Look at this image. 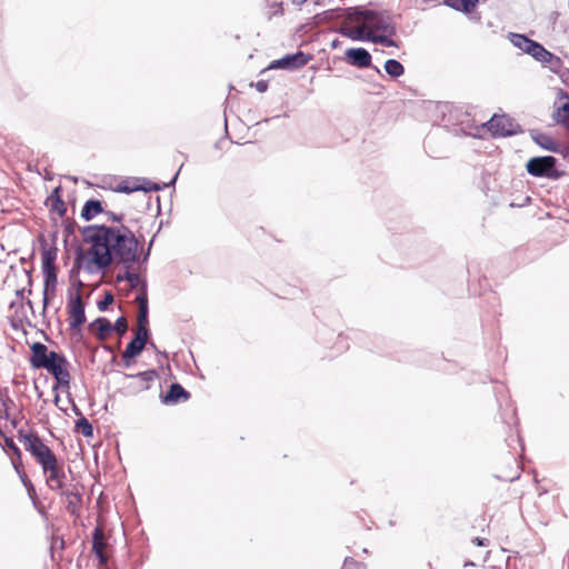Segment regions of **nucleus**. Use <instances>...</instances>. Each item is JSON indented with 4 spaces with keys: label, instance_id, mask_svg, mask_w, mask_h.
I'll return each mask as SVG.
<instances>
[{
    "label": "nucleus",
    "instance_id": "f257e3e1",
    "mask_svg": "<svg viewBox=\"0 0 569 569\" xmlns=\"http://www.w3.org/2000/svg\"><path fill=\"white\" fill-rule=\"evenodd\" d=\"M81 234L91 244L84 266L88 272L94 271L92 266L104 271L111 266L131 268L137 261L139 238L128 226L89 224L81 229Z\"/></svg>",
    "mask_w": 569,
    "mask_h": 569
},
{
    "label": "nucleus",
    "instance_id": "f03ea898",
    "mask_svg": "<svg viewBox=\"0 0 569 569\" xmlns=\"http://www.w3.org/2000/svg\"><path fill=\"white\" fill-rule=\"evenodd\" d=\"M18 440L23 443L26 451H28L34 460L40 465L43 473L49 472L47 485L53 491L61 493L68 487L64 486L66 473L58 463V458L54 452L44 445L40 436L34 432H26L18 430Z\"/></svg>",
    "mask_w": 569,
    "mask_h": 569
},
{
    "label": "nucleus",
    "instance_id": "7ed1b4c3",
    "mask_svg": "<svg viewBox=\"0 0 569 569\" xmlns=\"http://www.w3.org/2000/svg\"><path fill=\"white\" fill-rule=\"evenodd\" d=\"M347 18L351 21L362 20L368 31L376 36L385 37V47H399L392 38L397 34V21L389 10H370L361 7H351L346 10Z\"/></svg>",
    "mask_w": 569,
    "mask_h": 569
},
{
    "label": "nucleus",
    "instance_id": "20e7f679",
    "mask_svg": "<svg viewBox=\"0 0 569 569\" xmlns=\"http://www.w3.org/2000/svg\"><path fill=\"white\" fill-rule=\"evenodd\" d=\"M57 239V234L52 236V241L54 242ZM41 262H42V274H43V292H42V303H43V312L47 310L50 299L54 297L58 277H57V254L58 248L53 243L51 247H46V240L41 244Z\"/></svg>",
    "mask_w": 569,
    "mask_h": 569
},
{
    "label": "nucleus",
    "instance_id": "39448f33",
    "mask_svg": "<svg viewBox=\"0 0 569 569\" xmlns=\"http://www.w3.org/2000/svg\"><path fill=\"white\" fill-rule=\"evenodd\" d=\"M527 172L535 178L560 179L565 172L558 169V159L553 156L532 157L526 163Z\"/></svg>",
    "mask_w": 569,
    "mask_h": 569
},
{
    "label": "nucleus",
    "instance_id": "423d86ee",
    "mask_svg": "<svg viewBox=\"0 0 569 569\" xmlns=\"http://www.w3.org/2000/svg\"><path fill=\"white\" fill-rule=\"evenodd\" d=\"M44 369L54 378L53 391H58L60 388H70L69 361L63 353L51 351L50 361Z\"/></svg>",
    "mask_w": 569,
    "mask_h": 569
},
{
    "label": "nucleus",
    "instance_id": "0eeeda50",
    "mask_svg": "<svg viewBox=\"0 0 569 569\" xmlns=\"http://www.w3.org/2000/svg\"><path fill=\"white\" fill-rule=\"evenodd\" d=\"M482 127H487L493 137H512L522 132L521 126L507 114H493Z\"/></svg>",
    "mask_w": 569,
    "mask_h": 569
},
{
    "label": "nucleus",
    "instance_id": "6e6552de",
    "mask_svg": "<svg viewBox=\"0 0 569 569\" xmlns=\"http://www.w3.org/2000/svg\"><path fill=\"white\" fill-rule=\"evenodd\" d=\"M67 311L69 316V326L72 330H81L82 325L86 322V303L81 298L80 292L68 291Z\"/></svg>",
    "mask_w": 569,
    "mask_h": 569
},
{
    "label": "nucleus",
    "instance_id": "1a4fd4ad",
    "mask_svg": "<svg viewBox=\"0 0 569 569\" xmlns=\"http://www.w3.org/2000/svg\"><path fill=\"white\" fill-rule=\"evenodd\" d=\"M311 56L303 51H297L295 53H288L280 59L273 60L268 69H282V70H296L306 66L310 60Z\"/></svg>",
    "mask_w": 569,
    "mask_h": 569
},
{
    "label": "nucleus",
    "instance_id": "9d476101",
    "mask_svg": "<svg viewBox=\"0 0 569 569\" xmlns=\"http://www.w3.org/2000/svg\"><path fill=\"white\" fill-rule=\"evenodd\" d=\"M136 302L139 306L138 330L136 332L150 336L149 329V301L147 293V281H143L142 289L136 296Z\"/></svg>",
    "mask_w": 569,
    "mask_h": 569
},
{
    "label": "nucleus",
    "instance_id": "9b49d317",
    "mask_svg": "<svg viewBox=\"0 0 569 569\" xmlns=\"http://www.w3.org/2000/svg\"><path fill=\"white\" fill-rule=\"evenodd\" d=\"M338 32L353 41L372 42V43H385V37L376 36L375 32L368 31L365 27V22L358 28L341 27Z\"/></svg>",
    "mask_w": 569,
    "mask_h": 569
},
{
    "label": "nucleus",
    "instance_id": "f8f14e48",
    "mask_svg": "<svg viewBox=\"0 0 569 569\" xmlns=\"http://www.w3.org/2000/svg\"><path fill=\"white\" fill-rule=\"evenodd\" d=\"M530 137L542 149L560 153L569 162V147H561L552 137L536 129L530 130Z\"/></svg>",
    "mask_w": 569,
    "mask_h": 569
},
{
    "label": "nucleus",
    "instance_id": "ddd939ff",
    "mask_svg": "<svg viewBox=\"0 0 569 569\" xmlns=\"http://www.w3.org/2000/svg\"><path fill=\"white\" fill-rule=\"evenodd\" d=\"M31 357L29 359L30 366L33 369H44L50 361L51 351L42 342H33L30 346Z\"/></svg>",
    "mask_w": 569,
    "mask_h": 569
},
{
    "label": "nucleus",
    "instance_id": "4468645a",
    "mask_svg": "<svg viewBox=\"0 0 569 569\" xmlns=\"http://www.w3.org/2000/svg\"><path fill=\"white\" fill-rule=\"evenodd\" d=\"M349 64L357 68H369L372 63L371 53L365 48H349L345 52Z\"/></svg>",
    "mask_w": 569,
    "mask_h": 569
},
{
    "label": "nucleus",
    "instance_id": "2eb2a0df",
    "mask_svg": "<svg viewBox=\"0 0 569 569\" xmlns=\"http://www.w3.org/2000/svg\"><path fill=\"white\" fill-rule=\"evenodd\" d=\"M91 545L92 552L94 553L99 563L107 565L108 556L103 551L104 547L107 546V537L104 535L103 529L100 526H97L93 529Z\"/></svg>",
    "mask_w": 569,
    "mask_h": 569
},
{
    "label": "nucleus",
    "instance_id": "dca6fc26",
    "mask_svg": "<svg viewBox=\"0 0 569 569\" xmlns=\"http://www.w3.org/2000/svg\"><path fill=\"white\" fill-rule=\"evenodd\" d=\"M123 376L126 378L138 379L140 381L138 385L131 386L136 393L148 390L150 388V382L154 381L159 377L156 369H148L138 373H123Z\"/></svg>",
    "mask_w": 569,
    "mask_h": 569
},
{
    "label": "nucleus",
    "instance_id": "f3484780",
    "mask_svg": "<svg viewBox=\"0 0 569 569\" xmlns=\"http://www.w3.org/2000/svg\"><path fill=\"white\" fill-rule=\"evenodd\" d=\"M190 398V392L187 391L179 382H173L169 386L166 395L161 396V401L164 405H177L181 401H187Z\"/></svg>",
    "mask_w": 569,
    "mask_h": 569
},
{
    "label": "nucleus",
    "instance_id": "a211bd4d",
    "mask_svg": "<svg viewBox=\"0 0 569 569\" xmlns=\"http://www.w3.org/2000/svg\"><path fill=\"white\" fill-rule=\"evenodd\" d=\"M144 271H138L137 267L123 268V272H120L116 276V282L120 283L122 281H128L130 289H136L140 287L142 289V283L144 280L140 279V274Z\"/></svg>",
    "mask_w": 569,
    "mask_h": 569
},
{
    "label": "nucleus",
    "instance_id": "6ab92c4d",
    "mask_svg": "<svg viewBox=\"0 0 569 569\" xmlns=\"http://www.w3.org/2000/svg\"><path fill=\"white\" fill-rule=\"evenodd\" d=\"M67 500V510L72 516H78L79 507L82 502L81 493L76 489L74 486L72 488H67L64 491L60 493Z\"/></svg>",
    "mask_w": 569,
    "mask_h": 569
},
{
    "label": "nucleus",
    "instance_id": "aec40b11",
    "mask_svg": "<svg viewBox=\"0 0 569 569\" xmlns=\"http://www.w3.org/2000/svg\"><path fill=\"white\" fill-rule=\"evenodd\" d=\"M46 204L50 207V210L56 212L62 218L67 212L66 203L61 197V187H56L50 196L47 198Z\"/></svg>",
    "mask_w": 569,
    "mask_h": 569
},
{
    "label": "nucleus",
    "instance_id": "412c9836",
    "mask_svg": "<svg viewBox=\"0 0 569 569\" xmlns=\"http://www.w3.org/2000/svg\"><path fill=\"white\" fill-rule=\"evenodd\" d=\"M150 336L136 332L133 338L126 346L127 356L138 357L144 349Z\"/></svg>",
    "mask_w": 569,
    "mask_h": 569
},
{
    "label": "nucleus",
    "instance_id": "4be33fe9",
    "mask_svg": "<svg viewBox=\"0 0 569 569\" xmlns=\"http://www.w3.org/2000/svg\"><path fill=\"white\" fill-rule=\"evenodd\" d=\"M104 209L102 207V202L97 199H89L84 202L80 217L84 221H91L96 216L103 213Z\"/></svg>",
    "mask_w": 569,
    "mask_h": 569
},
{
    "label": "nucleus",
    "instance_id": "5701e85b",
    "mask_svg": "<svg viewBox=\"0 0 569 569\" xmlns=\"http://www.w3.org/2000/svg\"><path fill=\"white\" fill-rule=\"evenodd\" d=\"M510 42L516 47L518 48L519 50H521L523 53H527L530 51V49L535 48V43L536 41L528 38L526 34H522V33H515V32H510L509 36H508Z\"/></svg>",
    "mask_w": 569,
    "mask_h": 569
},
{
    "label": "nucleus",
    "instance_id": "b1692460",
    "mask_svg": "<svg viewBox=\"0 0 569 569\" xmlns=\"http://www.w3.org/2000/svg\"><path fill=\"white\" fill-rule=\"evenodd\" d=\"M90 327L97 329V338L101 341L106 340L113 332L110 320L104 317L97 318L91 322Z\"/></svg>",
    "mask_w": 569,
    "mask_h": 569
},
{
    "label": "nucleus",
    "instance_id": "393cba45",
    "mask_svg": "<svg viewBox=\"0 0 569 569\" xmlns=\"http://www.w3.org/2000/svg\"><path fill=\"white\" fill-rule=\"evenodd\" d=\"M563 98L566 101L559 108H557L553 113V119L557 123L569 128V94L565 93Z\"/></svg>",
    "mask_w": 569,
    "mask_h": 569
},
{
    "label": "nucleus",
    "instance_id": "a878e982",
    "mask_svg": "<svg viewBox=\"0 0 569 569\" xmlns=\"http://www.w3.org/2000/svg\"><path fill=\"white\" fill-rule=\"evenodd\" d=\"M150 254L151 250L144 248V246L139 241V247L137 248V261L132 267H137L138 271H146Z\"/></svg>",
    "mask_w": 569,
    "mask_h": 569
},
{
    "label": "nucleus",
    "instance_id": "bb28decb",
    "mask_svg": "<svg viewBox=\"0 0 569 569\" xmlns=\"http://www.w3.org/2000/svg\"><path fill=\"white\" fill-rule=\"evenodd\" d=\"M385 71L392 79H397L405 73V67L396 59H388L385 62Z\"/></svg>",
    "mask_w": 569,
    "mask_h": 569
},
{
    "label": "nucleus",
    "instance_id": "cd10ccee",
    "mask_svg": "<svg viewBox=\"0 0 569 569\" xmlns=\"http://www.w3.org/2000/svg\"><path fill=\"white\" fill-rule=\"evenodd\" d=\"M116 192L130 194L132 192L140 191V187L137 183V177L127 178L119 182L114 188Z\"/></svg>",
    "mask_w": 569,
    "mask_h": 569
},
{
    "label": "nucleus",
    "instance_id": "c85d7f7f",
    "mask_svg": "<svg viewBox=\"0 0 569 569\" xmlns=\"http://www.w3.org/2000/svg\"><path fill=\"white\" fill-rule=\"evenodd\" d=\"M0 403L3 407V415L0 413V418H10V410L16 406L13 399L9 396L8 388H0Z\"/></svg>",
    "mask_w": 569,
    "mask_h": 569
},
{
    "label": "nucleus",
    "instance_id": "c756f323",
    "mask_svg": "<svg viewBox=\"0 0 569 569\" xmlns=\"http://www.w3.org/2000/svg\"><path fill=\"white\" fill-rule=\"evenodd\" d=\"M529 56H531L533 59H536L540 63H546L547 58H550V51L547 50L541 43L536 41L535 48L530 49L528 52Z\"/></svg>",
    "mask_w": 569,
    "mask_h": 569
},
{
    "label": "nucleus",
    "instance_id": "7c9ffc66",
    "mask_svg": "<svg viewBox=\"0 0 569 569\" xmlns=\"http://www.w3.org/2000/svg\"><path fill=\"white\" fill-rule=\"evenodd\" d=\"M76 431L80 432L86 438L93 437V427L91 422L86 418L81 417L76 421Z\"/></svg>",
    "mask_w": 569,
    "mask_h": 569
},
{
    "label": "nucleus",
    "instance_id": "2f4dec72",
    "mask_svg": "<svg viewBox=\"0 0 569 569\" xmlns=\"http://www.w3.org/2000/svg\"><path fill=\"white\" fill-rule=\"evenodd\" d=\"M445 111H448L449 114H450V118L456 119L461 124L465 123L463 118H467L469 120V113L462 111V109H460V108H455V107L449 106L448 103H446V104L442 106V113H445Z\"/></svg>",
    "mask_w": 569,
    "mask_h": 569
},
{
    "label": "nucleus",
    "instance_id": "473e14b6",
    "mask_svg": "<svg viewBox=\"0 0 569 569\" xmlns=\"http://www.w3.org/2000/svg\"><path fill=\"white\" fill-rule=\"evenodd\" d=\"M83 260H84V253H83V250L79 247L76 252V259L73 262V267L70 270V280L79 278L78 274H79V270L82 267Z\"/></svg>",
    "mask_w": 569,
    "mask_h": 569
},
{
    "label": "nucleus",
    "instance_id": "72a5a7b5",
    "mask_svg": "<svg viewBox=\"0 0 569 569\" xmlns=\"http://www.w3.org/2000/svg\"><path fill=\"white\" fill-rule=\"evenodd\" d=\"M563 61L558 56L550 52V58H547L543 66L548 67L552 72L558 73L562 68Z\"/></svg>",
    "mask_w": 569,
    "mask_h": 569
},
{
    "label": "nucleus",
    "instance_id": "f704fd0d",
    "mask_svg": "<svg viewBox=\"0 0 569 569\" xmlns=\"http://www.w3.org/2000/svg\"><path fill=\"white\" fill-rule=\"evenodd\" d=\"M20 480H21L22 485L26 487L29 498L32 500L33 505L36 506L37 505V502H36L37 492H36V488H34L33 483L28 478L26 472H22V475H20Z\"/></svg>",
    "mask_w": 569,
    "mask_h": 569
},
{
    "label": "nucleus",
    "instance_id": "c9c22d12",
    "mask_svg": "<svg viewBox=\"0 0 569 569\" xmlns=\"http://www.w3.org/2000/svg\"><path fill=\"white\" fill-rule=\"evenodd\" d=\"M111 327L113 328V331H116L119 336H124L128 331L127 319L121 316L114 321V323H111Z\"/></svg>",
    "mask_w": 569,
    "mask_h": 569
},
{
    "label": "nucleus",
    "instance_id": "e433bc0d",
    "mask_svg": "<svg viewBox=\"0 0 569 569\" xmlns=\"http://www.w3.org/2000/svg\"><path fill=\"white\" fill-rule=\"evenodd\" d=\"M179 177V171H177L174 173V176L172 177V179L167 182V183H158V182H153L151 183V187H148V192L150 191H161L168 187H171V186H174V183L177 182V179Z\"/></svg>",
    "mask_w": 569,
    "mask_h": 569
},
{
    "label": "nucleus",
    "instance_id": "4c0bfd02",
    "mask_svg": "<svg viewBox=\"0 0 569 569\" xmlns=\"http://www.w3.org/2000/svg\"><path fill=\"white\" fill-rule=\"evenodd\" d=\"M113 301V295L110 291H106L103 298L97 302V307L100 311H106Z\"/></svg>",
    "mask_w": 569,
    "mask_h": 569
},
{
    "label": "nucleus",
    "instance_id": "58836bf2",
    "mask_svg": "<svg viewBox=\"0 0 569 569\" xmlns=\"http://www.w3.org/2000/svg\"><path fill=\"white\" fill-rule=\"evenodd\" d=\"M479 0H459V11L470 13L477 7Z\"/></svg>",
    "mask_w": 569,
    "mask_h": 569
},
{
    "label": "nucleus",
    "instance_id": "ea45409f",
    "mask_svg": "<svg viewBox=\"0 0 569 569\" xmlns=\"http://www.w3.org/2000/svg\"><path fill=\"white\" fill-rule=\"evenodd\" d=\"M343 569H366V565L357 561L352 557H346L343 561Z\"/></svg>",
    "mask_w": 569,
    "mask_h": 569
},
{
    "label": "nucleus",
    "instance_id": "a19ab883",
    "mask_svg": "<svg viewBox=\"0 0 569 569\" xmlns=\"http://www.w3.org/2000/svg\"><path fill=\"white\" fill-rule=\"evenodd\" d=\"M4 443L6 446L8 447V449L14 455V457L17 458V460H20L21 459V450L20 448L16 445V442L13 441L12 438H4Z\"/></svg>",
    "mask_w": 569,
    "mask_h": 569
},
{
    "label": "nucleus",
    "instance_id": "79ce46f5",
    "mask_svg": "<svg viewBox=\"0 0 569 569\" xmlns=\"http://www.w3.org/2000/svg\"><path fill=\"white\" fill-rule=\"evenodd\" d=\"M77 228V222L74 220L67 219L63 224V231L66 237H70L74 233Z\"/></svg>",
    "mask_w": 569,
    "mask_h": 569
},
{
    "label": "nucleus",
    "instance_id": "37998d69",
    "mask_svg": "<svg viewBox=\"0 0 569 569\" xmlns=\"http://www.w3.org/2000/svg\"><path fill=\"white\" fill-rule=\"evenodd\" d=\"M103 214H106L108 217L109 220H111L112 222H117L120 224H123L122 221L124 220V214L123 213H116L113 211H106L103 212Z\"/></svg>",
    "mask_w": 569,
    "mask_h": 569
},
{
    "label": "nucleus",
    "instance_id": "c03bdc74",
    "mask_svg": "<svg viewBox=\"0 0 569 569\" xmlns=\"http://www.w3.org/2000/svg\"><path fill=\"white\" fill-rule=\"evenodd\" d=\"M137 183L140 187V191L148 192V187H151L152 181L148 178L137 177Z\"/></svg>",
    "mask_w": 569,
    "mask_h": 569
},
{
    "label": "nucleus",
    "instance_id": "a18cd8bd",
    "mask_svg": "<svg viewBox=\"0 0 569 569\" xmlns=\"http://www.w3.org/2000/svg\"><path fill=\"white\" fill-rule=\"evenodd\" d=\"M256 88L258 92H266L268 90V81L267 80H259L256 83H251Z\"/></svg>",
    "mask_w": 569,
    "mask_h": 569
},
{
    "label": "nucleus",
    "instance_id": "49530a36",
    "mask_svg": "<svg viewBox=\"0 0 569 569\" xmlns=\"http://www.w3.org/2000/svg\"><path fill=\"white\" fill-rule=\"evenodd\" d=\"M496 477L500 480L512 482V481H516L517 479H519L520 472L518 469H516V471L511 476H505V477L496 476Z\"/></svg>",
    "mask_w": 569,
    "mask_h": 569
},
{
    "label": "nucleus",
    "instance_id": "de8ad7c7",
    "mask_svg": "<svg viewBox=\"0 0 569 569\" xmlns=\"http://www.w3.org/2000/svg\"><path fill=\"white\" fill-rule=\"evenodd\" d=\"M336 345L339 351L347 350L349 348L343 335L338 336V341L336 342Z\"/></svg>",
    "mask_w": 569,
    "mask_h": 569
},
{
    "label": "nucleus",
    "instance_id": "09e8293b",
    "mask_svg": "<svg viewBox=\"0 0 569 569\" xmlns=\"http://www.w3.org/2000/svg\"><path fill=\"white\" fill-rule=\"evenodd\" d=\"M133 359L134 357L132 356H127V352H122V356H121V362L122 365L126 367V368H130L133 363Z\"/></svg>",
    "mask_w": 569,
    "mask_h": 569
},
{
    "label": "nucleus",
    "instance_id": "8fccbe9b",
    "mask_svg": "<svg viewBox=\"0 0 569 569\" xmlns=\"http://www.w3.org/2000/svg\"><path fill=\"white\" fill-rule=\"evenodd\" d=\"M10 327L17 331L21 330L22 329V320L21 319H11Z\"/></svg>",
    "mask_w": 569,
    "mask_h": 569
},
{
    "label": "nucleus",
    "instance_id": "3c124183",
    "mask_svg": "<svg viewBox=\"0 0 569 569\" xmlns=\"http://www.w3.org/2000/svg\"><path fill=\"white\" fill-rule=\"evenodd\" d=\"M443 4L459 11V0H442Z\"/></svg>",
    "mask_w": 569,
    "mask_h": 569
},
{
    "label": "nucleus",
    "instance_id": "603ef678",
    "mask_svg": "<svg viewBox=\"0 0 569 569\" xmlns=\"http://www.w3.org/2000/svg\"><path fill=\"white\" fill-rule=\"evenodd\" d=\"M472 542L476 543L479 547H486V546L489 545V540L487 538H480V537H476L472 540Z\"/></svg>",
    "mask_w": 569,
    "mask_h": 569
},
{
    "label": "nucleus",
    "instance_id": "864d4df0",
    "mask_svg": "<svg viewBox=\"0 0 569 569\" xmlns=\"http://www.w3.org/2000/svg\"><path fill=\"white\" fill-rule=\"evenodd\" d=\"M26 292H28L30 295L31 293V289L30 288L29 289H26V288L17 289L16 290V297L18 299L23 300Z\"/></svg>",
    "mask_w": 569,
    "mask_h": 569
},
{
    "label": "nucleus",
    "instance_id": "5fc2aeb1",
    "mask_svg": "<svg viewBox=\"0 0 569 569\" xmlns=\"http://www.w3.org/2000/svg\"><path fill=\"white\" fill-rule=\"evenodd\" d=\"M69 401L71 402L72 405V411L76 416H78L79 418L83 417L81 410L79 409V407L74 403L73 399L71 397H69Z\"/></svg>",
    "mask_w": 569,
    "mask_h": 569
},
{
    "label": "nucleus",
    "instance_id": "6e6d98bb",
    "mask_svg": "<svg viewBox=\"0 0 569 569\" xmlns=\"http://www.w3.org/2000/svg\"><path fill=\"white\" fill-rule=\"evenodd\" d=\"M12 463H13V468H14L16 472H17V473H18V476L20 477V475H22V472H24V471H23V469H22L21 459H20V460H18V461H14V460H13V461H12Z\"/></svg>",
    "mask_w": 569,
    "mask_h": 569
},
{
    "label": "nucleus",
    "instance_id": "4d7b16f0",
    "mask_svg": "<svg viewBox=\"0 0 569 569\" xmlns=\"http://www.w3.org/2000/svg\"><path fill=\"white\" fill-rule=\"evenodd\" d=\"M340 11H341L340 9H331V10H327V11H325V12H323V14H325L327 18L331 19V18H333V17H338V16H339L338 13H339Z\"/></svg>",
    "mask_w": 569,
    "mask_h": 569
},
{
    "label": "nucleus",
    "instance_id": "13d9d810",
    "mask_svg": "<svg viewBox=\"0 0 569 569\" xmlns=\"http://www.w3.org/2000/svg\"><path fill=\"white\" fill-rule=\"evenodd\" d=\"M71 282L77 290L76 292H80L81 288L83 287V282L79 278L71 280Z\"/></svg>",
    "mask_w": 569,
    "mask_h": 569
},
{
    "label": "nucleus",
    "instance_id": "bf43d9fd",
    "mask_svg": "<svg viewBox=\"0 0 569 569\" xmlns=\"http://www.w3.org/2000/svg\"><path fill=\"white\" fill-rule=\"evenodd\" d=\"M23 272L27 277L28 286L31 287L32 284V274L30 270L23 269Z\"/></svg>",
    "mask_w": 569,
    "mask_h": 569
},
{
    "label": "nucleus",
    "instance_id": "052dcab7",
    "mask_svg": "<svg viewBox=\"0 0 569 569\" xmlns=\"http://www.w3.org/2000/svg\"><path fill=\"white\" fill-rule=\"evenodd\" d=\"M462 131H463V133H465V134H467V136H471V137H477V136H478V133H477V132H472V131H471V128H470L468 131H467L465 128H462Z\"/></svg>",
    "mask_w": 569,
    "mask_h": 569
},
{
    "label": "nucleus",
    "instance_id": "680f3d73",
    "mask_svg": "<svg viewBox=\"0 0 569 569\" xmlns=\"http://www.w3.org/2000/svg\"><path fill=\"white\" fill-rule=\"evenodd\" d=\"M154 239H156V234L149 240L148 244H147V249L151 250L152 249V246H153V242H154Z\"/></svg>",
    "mask_w": 569,
    "mask_h": 569
},
{
    "label": "nucleus",
    "instance_id": "e2e57ef3",
    "mask_svg": "<svg viewBox=\"0 0 569 569\" xmlns=\"http://www.w3.org/2000/svg\"><path fill=\"white\" fill-rule=\"evenodd\" d=\"M8 420H10L11 425H12L14 428H17V426H18V420H17V418H11V417H10Z\"/></svg>",
    "mask_w": 569,
    "mask_h": 569
},
{
    "label": "nucleus",
    "instance_id": "0e129e2a",
    "mask_svg": "<svg viewBox=\"0 0 569 569\" xmlns=\"http://www.w3.org/2000/svg\"><path fill=\"white\" fill-rule=\"evenodd\" d=\"M26 303L29 306L30 309H33V303L30 299H27Z\"/></svg>",
    "mask_w": 569,
    "mask_h": 569
},
{
    "label": "nucleus",
    "instance_id": "69168bd1",
    "mask_svg": "<svg viewBox=\"0 0 569 569\" xmlns=\"http://www.w3.org/2000/svg\"><path fill=\"white\" fill-rule=\"evenodd\" d=\"M147 343H149V345H150V347H151L152 349H154L157 352H159V351H158V349H157V347H156V345H154L152 341H149V340H148V342H147Z\"/></svg>",
    "mask_w": 569,
    "mask_h": 569
},
{
    "label": "nucleus",
    "instance_id": "338daca9",
    "mask_svg": "<svg viewBox=\"0 0 569 569\" xmlns=\"http://www.w3.org/2000/svg\"><path fill=\"white\" fill-rule=\"evenodd\" d=\"M59 400H60V397H59V395L56 392V396H54V403H56V405H58Z\"/></svg>",
    "mask_w": 569,
    "mask_h": 569
},
{
    "label": "nucleus",
    "instance_id": "774afa93",
    "mask_svg": "<svg viewBox=\"0 0 569 569\" xmlns=\"http://www.w3.org/2000/svg\"><path fill=\"white\" fill-rule=\"evenodd\" d=\"M306 1L307 0H292V2L298 3V4H301V3L306 2Z\"/></svg>",
    "mask_w": 569,
    "mask_h": 569
}]
</instances>
